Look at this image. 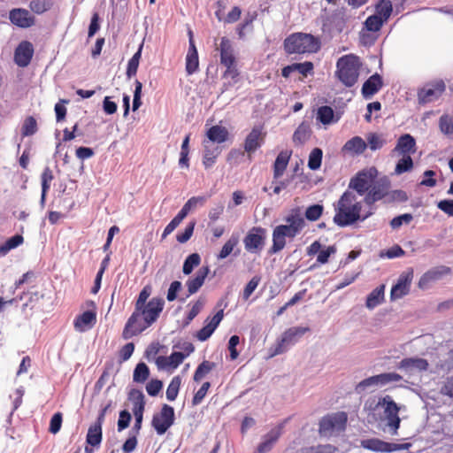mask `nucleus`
<instances>
[{
    "instance_id": "obj_45",
    "label": "nucleus",
    "mask_w": 453,
    "mask_h": 453,
    "mask_svg": "<svg viewBox=\"0 0 453 453\" xmlns=\"http://www.w3.org/2000/svg\"><path fill=\"white\" fill-rule=\"evenodd\" d=\"M142 44L140 45L138 50L134 54V56L129 59L127 68V78H131L134 76L137 73L140 59L142 57Z\"/></svg>"
},
{
    "instance_id": "obj_50",
    "label": "nucleus",
    "mask_w": 453,
    "mask_h": 453,
    "mask_svg": "<svg viewBox=\"0 0 453 453\" xmlns=\"http://www.w3.org/2000/svg\"><path fill=\"white\" fill-rule=\"evenodd\" d=\"M413 167V162L410 155H404L403 157L397 162L395 173L400 175L403 173L409 172Z\"/></svg>"
},
{
    "instance_id": "obj_54",
    "label": "nucleus",
    "mask_w": 453,
    "mask_h": 453,
    "mask_svg": "<svg viewBox=\"0 0 453 453\" xmlns=\"http://www.w3.org/2000/svg\"><path fill=\"white\" fill-rule=\"evenodd\" d=\"M294 72H298L303 77H307L308 74L313 73L314 65L311 61H305L303 63H294L292 64Z\"/></svg>"
},
{
    "instance_id": "obj_37",
    "label": "nucleus",
    "mask_w": 453,
    "mask_h": 453,
    "mask_svg": "<svg viewBox=\"0 0 453 453\" xmlns=\"http://www.w3.org/2000/svg\"><path fill=\"white\" fill-rule=\"evenodd\" d=\"M385 286L380 285L374 288L366 298L365 306L369 310H373L384 301Z\"/></svg>"
},
{
    "instance_id": "obj_30",
    "label": "nucleus",
    "mask_w": 453,
    "mask_h": 453,
    "mask_svg": "<svg viewBox=\"0 0 453 453\" xmlns=\"http://www.w3.org/2000/svg\"><path fill=\"white\" fill-rule=\"evenodd\" d=\"M292 151L282 150L280 151L273 164V179L277 180L280 178L286 171Z\"/></svg>"
},
{
    "instance_id": "obj_21",
    "label": "nucleus",
    "mask_w": 453,
    "mask_h": 453,
    "mask_svg": "<svg viewBox=\"0 0 453 453\" xmlns=\"http://www.w3.org/2000/svg\"><path fill=\"white\" fill-rule=\"evenodd\" d=\"M33 55V44L28 41H23L15 49L14 62L19 67H26L30 64Z\"/></svg>"
},
{
    "instance_id": "obj_55",
    "label": "nucleus",
    "mask_w": 453,
    "mask_h": 453,
    "mask_svg": "<svg viewBox=\"0 0 453 453\" xmlns=\"http://www.w3.org/2000/svg\"><path fill=\"white\" fill-rule=\"evenodd\" d=\"M366 144L372 150H377L385 144V140L382 135L372 133L367 135Z\"/></svg>"
},
{
    "instance_id": "obj_34",
    "label": "nucleus",
    "mask_w": 453,
    "mask_h": 453,
    "mask_svg": "<svg viewBox=\"0 0 453 453\" xmlns=\"http://www.w3.org/2000/svg\"><path fill=\"white\" fill-rule=\"evenodd\" d=\"M449 270L446 268L442 269H432L425 273L418 280V288L421 289H426L430 287L431 283L438 280L444 273Z\"/></svg>"
},
{
    "instance_id": "obj_4",
    "label": "nucleus",
    "mask_w": 453,
    "mask_h": 453,
    "mask_svg": "<svg viewBox=\"0 0 453 453\" xmlns=\"http://www.w3.org/2000/svg\"><path fill=\"white\" fill-rule=\"evenodd\" d=\"M220 54V64L226 67L223 78L235 81L240 73L237 68L236 57L231 41L227 37H222L218 47Z\"/></svg>"
},
{
    "instance_id": "obj_42",
    "label": "nucleus",
    "mask_w": 453,
    "mask_h": 453,
    "mask_svg": "<svg viewBox=\"0 0 453 453\" xmlns=\"http://www.w3.org/2000/svg\"><path fill=\"white\" fill-rule=\"evenodd\" d=\"M24 238L20 234H16L9 238L4 244L0 245V257L5 256L11 250L21 245Z\"/></svg>"
},
{
    "instance_id": "obj_23",
    "label": "nucleus",
    "mask_w": 453,
    "mask_h": 453,
    "mask_svg": "<svg viewBox=\"0 0 453 453\" xmlns=\"http://www.w3.org/2000/svg\"><path fill=\"white\" fill-rule=\"evenodd\" d=\"M96 323V311L89 310L78 315L74 321L73 326L78 332H85L91 329Z\"/></svg>"
},
{
    "instance_id": "obj_12",
    "label": "nucleus",
    "mask_w": 453,
    "mask_h": 453,
    "mask_svg": "<svg viewBox=\"0 0 453 453\" xmlns=\"http://www.w3.org/2000/svg\"><path fill=\"white\" fill-rule=\"evenodd\" d=\"M402 380V376L396 372H385L378 375L371 376L363 380L356 386V390L358 393L365 391L368 388L377 386H384L390 382H398Z\"/></svg>"
},
{
    "instance_id": "obj_13",
    "label": "nucleus",
    "mask_w": 453,
    "mask_h": 453,
    "mask_svg": "<svg viewBox=\"0 0 453 453\" xmlns=\"http://www.w3.org/2000/svg\"><path fill=\"white\" fill-rule=\"evenodd\" d=\"M361 446L365 449H370L375 452H394L403 449H409L411 446V443H392L381 441L377 438L365 439L361 441Z\"/></svg>"
},
{
    "instance_id": "obj_19",
    "label": "nucleus",
    "mask_w": 453,
    "mask_h": 453,
    "mask_svg": "<svg viewBox=\"0 0 453 453\" xmlns=\"http://www.w3.org/2000/svg\"><path fill=\"white\" fill-rule=\"evenodd\" d=\"M10 21L19 28H28L35 24V18L24 8H14L9 12Z\"/></svg>"
},
{
    "instance_id": "obj_31",
    "label": "nucleus",
    "mask_w": 453,
    "mask_h": 453,
    "mask_svg": "<svg viewBox=\"0 0 453 453\" xmlns=\"http://www.w3.org/2000/svg\"><path fill=\"white\" fill-rule=\"evenodd\" d=\"M340 425V415H327L319 422V434L322 436H329L333 434L334 428Z\"/></svg>"
},
{
    "instance_id": "obj_36",
    "label": "nucleus",
    "mask_w": 453,
    "mask_h": 453,
    "mask_svg": "<svg viewBox=\"0 0 453 453\" xmlns=\"http://www.w3.org/2000/svg\"><path fill=\"white\" fill-rule=\"evenodd\" d=\"M206 136L212 142L222 143L227 140L228 131L225 127L215 125L207 130Z\"/></svg>"
},
{
    "instance_id": "obj_51",
    "label": "nucleus",
    "mask_w": 453,
    "mask_h": 453,
    "mask_svg": "<svg viewBox=\"0 0 453 453\" xmlns=\"http://www.w3.org/2000/svg\"><path fill=\"white\" fill-rule=\"evenodd\" d=\"M409 199L407 193L402 189H395L388 191L386 203H404Z\"/></svg>"
},
{
    "instance_id": "obj_10",
    "label": "nucleus",
    "mask_w": 453,
    "mask_h": 453,
    "mask_svg": "<svg viewBox=\"0 0 453 453\" xmlns=\"http://www.w3.org/2000/svg\"><path fill=\"white\" fill-rule=\"evenodd\" d=\"M446 90V84L442 80H435L426 83L418 92V100L421 104H426L438 100Z\"/></svg>"
},
{
    "instance_id": "obj_3",
    "label": "nucleus",
    "mask_w": 453,
    "mask_h": 453,
    "mask_svg": "<svg viewBox=\"0 0 453 453\" xmlns=\"http://www.w3.org/2000/svg\"><path fill=\"white\" fill-rule=\"evenodd\" d=\"M376 408L383 410L384 417L381 418V422H384L383 431L389 433L391 435H396L400 426V418L398 416L399 407L394 402L391 396L386 395L380 399Z\"/></svg>"
},
{
    "instance_id": "obj_35",
    "label": "nucleus",
    "mask_w": 453,
    "mask_h": 453,
    "mask_svg": "<svg viewBox=\"0 0 453 453\" xmlns=\"http://www.w3.org/2000/svg\"><path fill=\"white\" fill-rule=\"evenodd\" d=\"M312 131L307 122H302L293 134V142L296 145L304 144L311 136Z\"/></svg>"
},
{
    "instance_id": "obj_56",
    "label": "nucleus",
    "mask_w": 453,
    "mask_h": 453,
    "mask_svg": "<svg viewBox=\"0 0 453 453\" xmlns=\"http://www.w3.org/2000/svg\"><path fill=\"white\" fill-rule=\"evenodd\" d=\"M216 308L218 309L216 314L212 318L208 317L204 321V323L211 325V326H212L214 329H216L219 326V323L224 318V309L222 308V302L218 303Z\"/></svg>"
},
{
    "instance_id": "obj_5",
    "label": "nucleus",
    "mask_w": 453,
    "mask_h": 453,
    "mask_svg": "<svg viewBox=\"0 0 453 453\" xmlns=\"http://www.w3.org/2000/svg\"><path fill=\"white\" fill-rule=\"evenodd\" d=\"M378 174V170L374 166L365 168L351 178L349 188L357 191L359 196L366 195L377 180Z\"/></svg>"
},
{
    "instance_id": "obj_64",
    "label": "nucleus",
    "mask_w": 453,
    "mask_h": 453,
    "mask_svg": "<svg viewBox=\"0 0 453 453\" xmlns=\"http://www.w3.org/2000/svg\"><path fill=\"white\" fill-rule=\"evenodd\" d=\"M261 280V277L254 276L245 286L242 293V297L244 300H248L249 297L252 295L255 289L257 288L259 282Z\"/></svg>"
},
{
    "instance_id": "obj_48",
    "label": "nucleus",
    "mask_w": 453,
    "mask_h": 453,
    "mask_svg": "<svg viewBox=\"0 0 453 453\" xmlns=\"http://www.w3.org/2000/svg\"><path fill=\"white\" fill-rule=\"evenodd\" d=\"M392 10V4L389 0H381L376 5L375 14H378L386 22L390 17Z\"/></svg>"
},
{
    "instance_id": "obj_17",
    "label": "nucleus",
    "mask_w": 453,
    "mask_h": 453,
    "mask_svg": "<svg viewBox=\"0 0 453 453\" xmlns=\"http://www.w3.org/2000/svg\"><path fill=\"white\" fill-rule=\"evenodd\" d=\"M129 399L133 402V413L135 418L134 429L138 433L142 427L143 412L145 408L144 395L139 389H132L129 393Z\"/></svg>"
},
{
    "instance_id": "obj_7",
    "label": "nucleus",
    "mask_w": 453,
    "mask_h": 453,
    "mask_svg": "<svg viewBox=\"0 0 453 453\" xmlns=\"http://www.w3.org/2000/svg\"><path fill=\"white\" fill-rule=\"evenodd\" d=\"M174 409L165 403L158 413L153 415L151 426L159 435L164 434L174 423Z\"/></svg>"
},
{
    "instance_id": "obj_9",
    "label": "nucleus",
    "mask_w": 453,
    "mask_h": 453,
    "mask_svg": "<svg viewBox=\"0 0 453 453\" xmlns=\"http://www.w3.org/2000/svg\"><path fill=\"white\" fill-rule=\"evenodd\" d=\"M266 230L261 226H253L243 239L245 250L250 253H260L265 247Z\"/></svg>"
},
{
    "instance_id": "obj_24",
    "label": "nucleus",
    "mask_w": 453,
    "mask_h": 453,
    "mask_svg": "<svg viewBox=\"0 0 453 453\" xmlns=\"http://www.w3.org/2000/svg\"><path fill=\"white\" fill-rule=\"evenodd\" d=\"M320 20L322 32L330 35L338 27L340 20L339 13L337 10L330 12L325 8L320 16Z\"/></svg>"
},
{
    "instance_id": "obj_25",
    "label": "nucleus",
    "mask_w": 453,
    "mask_h": 453,
    "mask_svg": "<svg viewBox=\"0 0 453 453\" xmlns=\"http://www.w3.org/2000/svg\"><path fill=\"white\" fill-rule=\"evenodd\" d=\"M103 441V424L95 421L88 426L86 435V443L88 446L99 449Z\"/></svg>"
},
{
    "instance_id": "obj_15",
    "label": "nucleus",
    "mask_w": 453,
    "mask_h": 453,
    "mask_svg": "<svg viewBox=\"0 0 453 453\" xmlns=\"http://www.w3.org/2000/svg\"><path fill=\"white\" fill-rule=\"evenodd\" d=\"M187 354L182 352H173L169 357L158 356L156 358V365L160 370H174L176 369L186 358V357L194 350L191 343L186 347Z\"/></svg>"
},
{
    "instance_id": "obj_11",
    "label": "nucleus",
    "mask_w": 453,
    "mask_h": 453,
    "mask_svg": "<svg viewBox=\"0 0 453 453\" xmlns=\"http://www.w3.org/2000/svg\"><path fill=\"white\" fill-rule=\"evenodd\" d=\"M310 331L309 327L294 326L286 330L281 339L277 342L272 357L285 352L288 346L295 344L305 333Z\"/></svg>"
},
{
    "instance_id": "obj_8",
    "label": "nucleus",
    "mask_w": 453,
    "mask_h": 453,
    "mask_svg": "<svg viewBox=\"0 0 453 453\" xmlns=\"http://www.w3.org/2000/svg\"><path fill=\"white\" fill-rule=\"evenodd\" d=\"M391 182L388 177L384 176L379 180H376L369 191L366 193L364 202L366 205L372 208V206L378 201L386 199L388 196V191L390 189Z\"/></svg>"
},
{
    "instance_id": "obj_22",
    "label": "nucleus",
    "mask_w": 453,
    "mask_h": 453,
    "mask_svg": "<svg viewBox=\"0 0 453 453\" xmlns=\"http://www.w3.org/2000/svg\"><path fill=\"white\" fill-rule=\"evenodd\" d=\"M283 424L278 425L276 427L271 429L263 438L262 442H260L257 448V453H266L269 452L275 442L279 440L282 434Z\"/></svg>"
},
{
    "instance_id": "obj_2",
    "label": "nucleus",
    "mask_w": 453,
    "mask_h": 453,
    "mask_svg": "<svg viewBox=\"0 0 453 453\" xmlns=\"http://www.w3.org/2000/svg\"><path fill=\"white\" fill-rule=\"evenodd\" d=\"M362 203L355 199L350 192H345L342 196V226L352 225L357 220H365L373 214L372 208L361 214Z\"/></svg>"
},
{
    "instance_id": "obj_47",
    "label": "nucleus",
    "mask_w": 453,
    "mask_h": 453,
    "mask_svg": "<svg viewBox=\"0 0 453 453\" xmlns=\"http://www.w3.org/2000/svg\"><path fill=\"white\" fill-rule=\"evenodd\" d=\"M201 262V257L197 253L190 254L184 261L182 272L184 274L188 275L192 273L195 267L198 266Z\"/></svg>"
},
{
    "instance_id": "obj_6",
    "label": "nucleus",
    "mask_w": 453,
    "mask_h": 453,
    "mask_svg": "<svg viewBox=\"0 0 453 453\" xmlns=\"http://www.w3.org/2000/svg\"><path fill=\"white\" fill-rule=\"evenodd\" d=\"M360 66L358 57L352 54L342 57V83L352 87L357 81Z\"/></svg>"
},
{
    "instance_id": "obj_61",
    "label": "nucleus",
    "mask_w": 453,
    "mask_h": 453,
    "mask_svg": "<svg viewBox=\"0 0 453 453\" xmlns=\"http://www.w3.org/2000/svg\"><path fill=\"white\" fill-rule=\"evenodd\" d=\"M211 388V383L209 381L203 382L201 388L196 392L192 399V405L196 406L200 404L203 398L205 397L209 388Z\"/></svg>"
},
{
    "instance_id": "obj_14",
    "label": "nucleus",
    "mask_w": 453,
    "mask_h": 453,
    "mask_svg": "<svg viewBox=\"0 0 453 453\" xmlns=\"http://www.w3.org/2000/svg\"><path fill=\"white\" fill-rule=\"evenodd\" d=\"M165 305V301L161 297L151 298L147 304L140 310V313L145 319V326H150L157 321Z\"/></svg>"
},
{
    "instance_id": "obj_32",
    "label": "nucleus",
    "mask_w": 453,
    "mask_h": 453,
    "mask_svg": "<svg viewBox=\"0 0 453 453\" xmlns=\"http://www.w3.org/2000/svg\"><path fill=\"white\" fill-rule=\"evenodd\" d=\"M415 139L411 134H406L400 136L394 151L398 152L403 156L410 155V153L415 151Z\"/></svg>"
},
{
    "instance_id": "obj_44",
    "label": "nucleus",
    "mask_w": 453,
    "mask_h": 453,
    "mask_svg": "<svg viewBox=\"0 0 453 453\" xmlns=\"http://www.w3.org/2000/svg\"><path fill=\"white\" fill-rule=\"evenodd\" d=\"M214 367L215 364L213 362L203 361L195 371L193 380L196 382L201 381Z\"/></svg>"
},
{
    "instance_id": "obj_28",
    "label": "nucleus",
    "mask_w": 453,
    "mask_h": 453,
    "mask_svg": "<svg viewBox=\"0 0 453 453\" xmlns=\"http://www.w3.org/2000/svg\"><path fill=\"white\" fill-rule=\"evenodd\" d=\"M209 273V268L207 266L202 267L196 273L194 278H190L186 281V286L188 288V294L187 297L191 295L196 294L200 288L203 285L205 278L207 277Z\"/></svg>"
},
{
    "instance_id": "obj_49",
    "label": "nucleus",
    "mask_w": 453,
    "mask_h": 453,
    "mask_svg": "<svg viewBox=\"0 0 453 453\" xmlns=\"http://www.w3.org/2000/svg\"><path fill=\"white\" fill-rule=\"evenodd\" d=\"M181 379L180 376H175L172 379L166 389V398L169 401H174L178 395Z\"/></svg>"
},
{
    "instance_id": "obj_60",
    "label": "nucleus",
    "mask_w": 453,
    "mask_h": 453,
    "mask_svg": "<svg viewBox=\"0 0 453 453\" xmlns=\"http://www.w3.org/2000/svg\"><path fill=\"white\" fill-rule=\"evenodd\" d=\"M323 212V206L319 204H313L309 206L305 211V218L311 221L318 220Z\"/></svg>"
},
{
    "instance_id": "obj_63",
    "label": "nucleus",
    "mask_w": 453,
    "mask_h": 453,
    "mask_svg": "<svg viewBox=\"0 0 453 453\" xmlns=\"http://www.w3.org/2000/svg\"><path fill=\"white\" fill-rule=\"evenodd\" d=\"M440 129L445 134H453V119L449 115H442L439 121Z\"/></svg>"
},
{
    "instance_id": "obj_18",
    "label": "nucleus",
    "mask_w": 453,
    "mask_h": 453,
    "mask_svg": "<svg viewBox=\"0 0 453 453\" xmlns=\"http://www.w3.org/2000/svg\"><path fill=\"white\" fill-rule=\"evenodd\" d=\"M413 279V270L411 268L402 273L397 279V282L392 287L390 297L392 300L400 299L410 292L411 284Z\"/></svg>"
},
{
    "instance_id": "obj_58",
    "label": "nucleus",
    "mask_w": 453,
    "mask_h": 453,
    "mask_svg": "<svg viewBox=\"0 0 453 453\" xmlns=\"http://www.w3.org/2000/svg\"><path fill=\"white\" fill-rule=\"evenodd\" d=\"M205 304V298L204 297H199L192 305L191 309L189 310L187 319L188 322L192 321L202 311Z\"/></svg>"
},
{
    "instance_id": "obj_40",
    "label": "nucleus",
    "mask_w": 453,
    "mask_h": 453,
    "mask_svg": "<svg viewBox=\"0 0 453 453\" xmlns=\"http://www.w3.org/2000/svg\"><path fill=\"white\" fill-rule=\"evenodd\" d=\"M53 179H54V176H53V173H52L51 169L49 166L45 167L41 175V182H42L41 201H42V203H44V201H45L46 194L50 188V182L52 181Z\"/></svg>"
},
{
    "instance_id": "obj_33",
    "label": "nucleus",
    "mask_w": 453,
    "mask_h": 453,
    "mask_svg": "<svg viewBox=\"0 0 453 453\" xmlns=\"http://www.w3.org/2000/svg\"><path fill=\"white\" fill-rule=\"evenodd\" d=\"M285 221L298 234H300V232L305 226L304 219L300 208L298 207L294 208L289 211L288 216L285 218Z\"/></svg>"
},
{
    "instance_id": "obj_16",
    "label": "nucleus",
    "mask_w": 453,
    "mask_h": 453,
    "mask_svg": "<svg viewBox=\"0 0 453 453\" xmlns=\"http://www.w3.org/2000/svg\"><path fill=\"white\" fill-rule=\"evenodd\" d=\"M145 319L142 318V314L140 313V310H136L134 308V312L127 319L122 336L124 339H129L133 336H135L142 332H143L145 329H147L149 326H145Z\"/></svg>"
},
{
    "instance_id": "obj_59",
    "label": "nucleus",
    "mask_w": 453,
    "mask_h": 453,
    "mask_svg": "<svg viewBox=\"0 0 453 453\" xmlns=\"http://www.w3.org/2000/svg\"><path fill=\"white\" fill-rule=\"evenodd\" d=\"M413 219V216L411 213H404L402 215H399L397 217H395L390 221V226L393 229H398L400 226H402L403 224L408 225L411 222Z\"/></svg>"
},
{
    "instance_id": "obj_52",
    "label": "nucleus",
    "mask_w": 453,
    "mask_h": 453,
    "mask_svg": "<svg viewBox=\"0 0 453 453\" xmlns=\"http://www.w3.org/2000/svg\"><path fill=\"white\" fill-rule=\"evenodd\" d=\"M36 132H37L36 119L32 116L27 117L22 125V128H21L22 135L23 136H30V135L35 134Z\"/></svg>"
},
{
    "instance_id": "obj_43",
    "label": "nucleus",
    "mask_w": 453,
    "mask_h": 453,
    "mask_svg": "<svg viewBox=\"0 0 453 453\" xmlns=\"http://www.w3.org/2000/svg\"><path fill=\"white\" fill-rule=\"evenodd\" d=\"M53 4L50 0H32L29 3V9L35 14L41 15L50 11Z\"/></svg>"
},
{
    "instance_id": "obj_41",
    "label": "nucleus",
    "mask_w": 453,
    "mask_h": 453,
    "mask_svg": "<svg viewBox=\"0 0 453 453\" xmlns=\"http://www.w3.org/2000/svg\"><path fill=\"white\" fill-rule=\"evenodd\" d=\"M149 377L150 369L148 365L143 362L138 363L134 370L133 380L136 383H143Z\"/></svg>"
},
{
    "instance_id": "obj_57",
    "label": "nucleus",
    "mask_w": 453,
    "mask_h": 453,
    "mask_svg": "<svg viewBox=\"0 0 453 453\" xmlns=\"http://www.w3.org/2000/svg\"><path fill=\"white\" fill-rule=\"evenodd\" d=\"M286 245L285 237L274 228L273 233V246L271 248V252L276 253L284 249Z\"/></svg>"
},
{
    "instance_id": "obj_62",
    "label": "nucleus",
    "mask_w": 453,
    "mask_h": 453,
    "mask_svg": "<svg viewBox=\"0 0 453 453\" xmlns=\"http://www.w3.org/2000/svg\"><path fill=\"white\" fill-rule=\"evenodd\" d=\"M195 226H196V221L189 222L187 225V226L185 227L184 231L182 233H179L176 235V240L180 243L187 242L191 238V236L194 233Z\"/></svg>"
},
{
    "instance_id": "obj_1",
    "label": "nucleus",
    "mask_w": 453,
    "mask_h": 453,
    "mask_svg": "<svg viewBox=\"0 0 453 453\" xmlns=\"http://www.w3.org/2000/svg\"><path fill=\"white\" fill-rule=\"evenodd\" d=\"M284 50L287 54L317 53L321 48L319 37L307 33H293L284 40Z\"/></svg>"
},
{
    "instance_id": "obj_29",
    "label": "nucleus",
    "mask_w": 453,
    "mask_h": 453,
    "mask_svg": "<svg viewBox=\"0 0 453 453\" xmlns=\"http://www.w3.org/2000/svg\"><path fill=\"white\" fill-rule=\"evenodd\" d=\"M428 362L424 358L419 357H409L403 358L400 364L399 368L403 369L408 372L414 371H426L428 369Z\"/></svg>"
},
{
    "instance_id": "obj_26",
    "label": "nucleus",
    "mask_w": 453,
    "mask_h": 453,
    "mask_svg": "<svg viewBox=\"0 0 453 453\" xmlns=\"http://www.w3.org/2000/svg\"><path fill=\"white\" fill-rule=\"evenodd\" d=\"M385 21L378 15L369 16L364 23V29L361 31V38L365 43L371 42L369 35L365 31L378 32L380 30Z\"/></svg>"
},
{
    "instance_id": "obj_20",
    "label": "nucleus",
    "mask_w": 453,
    "mask_h": 453,
    "mask_svg": "<svg viewBox=\"0 0 453 453\" xmlns=\"http://www.w3.org/2000/svg\"><path fill=\"white\" fill-rule=\"evenodd\" d=\"M265 133L263 132V126H255L246 136L244 141V150L248 154L255 152L264 142Z\"/></svg>"
},
{
    "instance_id": "obj_38",
    "label": "nucleus",
    "mask_w": 453,
    "mask_h": 453,
    "mask_svg": "<svg viewBox=\"0 0 453 453\" xmlns=\"http://www.w3.org/2000/svg\"><path fill=\"white\" fill-rule=\"evenodd\" d=\"M366 147V142L361 137L355 136L345 143L343 149L352 155H358L363 153Z\"/></svg>"
},
{
    "instance_id": "obj_39",
    "label": "nucleus",
    "mask_w": 453,
    "mask_h": 453,
    "mask_svg": "<svg viewBox=\"0 0 453 453\" xmlns=\"http://www.w3.org/2000/svg\"><path fill=\"white\" fill-rule=\"evenodd\" d=\"M316 119L324 126L330 125L334 121V112L332 107L324 105L317 110Z\"/></svg>"
},
{
    "instance_id": "obj_53",
    "label": "nucleus",
    "mask_w": 453,
    "mask_h": 453,
    "mask_svg": "<svg viewBox=\"0 0 453 453\" xmlns=\"http://www.w3.org/2000/svg\"><path fill=\"white\" fill-rule=\"evenodd\" d=\"M321 160H322V150L319 148H315L311 150L309 161H308V166L311 170H317L321 165Z\"/></svg>"
},
{
    "instance_id": "obj_27",
    "label": "nucleus",
    "mask_w": 453,
    "mask_h": 453,
    "mask_svg": "<svg viewBox=\"0 0 453 453\" xmlns=\"http://www.w3.org/2000/svg\"><path fill=\"white\" fill-rule=\"evenodd\" d=\"M383 81L378 73H375L369 77L367 81L363 84L362 95L365 99H370L382 88Z\"/></svg>"
},
{
    "instance_id": "obj_46",
    "label": "nucleus",
    "mask_w": 453,
    "mask_h": 453,
    "mask_svg": "<svg viewBox=\"0 0 453 453\" xmlns=\"http://www.w3.org/2000/svg\"><path fill=\"white\" fill-rule=\"evenodd\" d=\"M239 242L238 236L232 235L223 245L221 250L218 254V259H224L227 257L234 250V249L237 246Z\"/></svg>"
}]
</instances>
